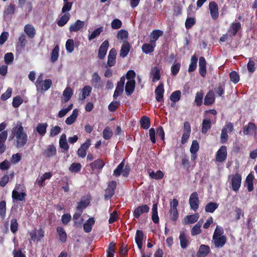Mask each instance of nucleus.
Here are the masks:
<instances>
[{"mask_svg": "<svg viewBox=\"0 0 257 257\" xmlns=\"http://www.w3.org/2000/svg\"><path fill=\"white\" fill-rule=\"evenodd\" d=\"M70 15L69 13H66L62 16L57 22V24L59 27L65 26L70 19Z\"/></svg>", "mask_w": 257, "mask_h": 257, "instance_id": "nucleus-39", "label": "nucleus"}, {"mask_svg": "<svg viewBox=\"0 0 257 257\" xmlns=\"http://www.w3.org/2000/svg\"><path fill=\"white\" fill-rule=\"evenodd\" d=\"M81 169V165L79 163H73L69 167V170L72 173H78Z\"/></svg>", "mask_w": 257, "mask_h": 257, "instance_id": "nucleus-54", "label": "nucleus"}, {"mask_svg": "<svg viewBox=\"0 0 257 257\" xmlns=\"http://www.w3.org/2000/svg\"><path fill=\"white\" fill-rule=\"evenodd\" d=\"M211 127V120L209 118H204L203 120L201 127V132L206 134Z\"/></svg>", "mask_w": 257, "mask_h": 257, "instance_id": "nucleus-33", "label": "nucleus"}, {"mask_svg": "<svg viewBox=\"0 0 257 257\" xmlns=\"http://www.w3.org/2000/svg\"><path fill=\"white\" fill-rule=\"evenodd\" d=\"M26 195L27 194L25 192L19 193L15 190L12 192V198L17 201H25Z\"/></svg>", "mask_w": 257, "mask_h": 257, "instance_id": "nucleus-35", "label": "nucleus"}, {"mask_svg": "<svg viewBox=\"0 0 257 257\" xmlns=\"http://www.w3.org/2000/svg\"><path fill=\"white\" fill-rule=\"evenodd\" d=\"M116 182L115 181H111L108 183L104 195L106 199H109L113 196L116 188Z\"/></svg>", "mask_w": 257, "mask_h": 257, "instance_id": "nucleus-5", "label": "nucleus"}, {"mask_svg": "<svg viewBox=\"0 0 257 257\" xmlns=\"http://www.w3.org/2000/svg\"><path fill=\"white\" fill-rule=\"evenodd\" d=\"M179 240L180 246L183 249L186 248L190 243L189 237L187 236L184 231L180 232Z\"/></svg>", "mask_w": 257, "mask_h": 257, "instance_id": "nucleus-21", "label": "nucleus"}, {"mask_svg": "<svg viewBox=\"0 0 257 257\" xmlns=\"http://www.w3.org/2000/svg\"><path fill=\"white\" fill-rule=\"evenodd\" d=\"M150 207L148 205L145 204L136 207L133 211L134 217L136 218H139L141 215L144 213L149 212Z\"/></svg>", "mask_w": 257, "mask_h": 257, "instance_id": "nucleus-9", "label": "nucleus"}, {"mask_svg": "<svg viewBox=\"0 0 257 257\" xmlns=\"http://www.w3.org/2000/svg\"><path fill=\"white\" fill-rule=\"evenodd\" d=\"M19 224L16 218H13L11 220L10 229L14 234L16 233L18 230Z\"/></svg>", "mask_w": 257, "mask_h": 257, "instance_id": "nucleus-51", "label": "nucleus"}, {"mask_svg": "<svg viewBox=\"0 0 257 257\" xmlns=\"http://www.w3.org/2000/svg\"><path fill=\"white\" fill-rule=\"evenodd\" d=\"M85 25L84 22L77 20L74 23L71 25L69 30L70 32H76L82 29Z\"/></svg>", "mask_w": 257, "mask_h": 257, "instance_id": "nucleus-19", "label": "nucleus"}, {"mask_svg": "<svg viewBox=\"0 0 257 257\" xmlns=\"http://www.w3.org/2000/svg\"><path fill=\"white\" fill-rule=\"evenodd\" d=\"M189 203L191 208L196 211L199 207V200L196 192H193L190 196Z\"/></svg>", "mask_w": 257, "mask_h": 257, "instance_id": "nucleus-7", "label": "nucleus"}, {"mask_svg": "<svg viewBox=\"0 0 257 257\" xmlns=\"http://www.w3.org/2000/svg\"><path fill=\"white\" fill-rule=\"evenodd\" d=\"M130 171L131 168L128 165H126L124 166V160H123L113 171V175L117 177L122 174L123 177H127Z\"/></svg>", "mask_w": 257, "mask_h": 257, "instance_id": "nucleus-2", "label": "nucleus"}, {"mask_svg": "<svg viewBox=\"0 0 257 257\" xmlns=\"http://www.w3.org/2000/svg\"><path fill=\"white\" fill-rule=\"evenodd\" d=\"M227 148L225 146H222L217 151L215 156L216 161L218 162H223L227 157Z\"/></svg>", "mask_w": 257, "mask_h": 257, "instance_id": "nucleus-8", "label": "nucleus"}, {"mask_svg": "<svg viewBox=\"0 0 257 257\" xmlns=\"http://www.w3.org/2000/svg\"><path fill=\"white\" fill-rule=\"evenodd\" d=\"M209 9L210 10L211 18L213 20H216L218 18V6L215 2H211L209 4Z\"/></svg>", "mask_w": 257, "mask_h": 257, "instance_id": "nucleus-12", "label": "nucleus"}, {"mask_svg": "<svg viewBox=\"0 0 257 257\" xmlns=\"http://www.w3.org/2000/svg\"><path fill=\"white\" fill-rule=\"evenodd\" d=\"M66 49L67 52L71 53L74 50V44L73 39H68L65 44Z\"/></svg>", "mask_w": 257, "mask_h": 257, "instance_id": "nucleus-63", "label": "nucleus"}, {"mask_svg": "<svg viewBox=\"0 0 257 257\" xmlns=\"http://www.w3.org/2000/svg\"><path fill=\"white\" fill-rule=\"evenodd\" d=\"M141 127L145 130L148 129L150 126V119L149 117L144 115L140 120Z\"/></svg>", "mask_w": 257, "mask_h": 257, "instance_id": "nucleus-42", "label": "nucleus"}, {"mask_svg": "<svg viewBox=\"0 0 257 257\" xmlns=\"http://www.w3.org/2000/svg\"><path fill=\"white\" fill-rule=\"evenodd\" d=\"M0 216L3 219L6 216V202L5 200L0 202Z\"/></svg>", "mask_w": 257, "mask_h": 257, "instance_id": "nucleus-56", "label": "nucleus"}, {"mask_svg": "<svg viewBox=\"0 0 257 257\" xmlns=\"http://www.w3.org/2000/svg\"><path fill=\"white\" fill-rule=\"evenodd\" d=\"M156 43L147 44L145 43L142 45V51L146 54H149L154 51Z\"/></svg>", "mask_w": 257, "mask_h": 257, "instance_id": "nucleus-38", "label": "nucleus"}, {"mask_svg": "<svg viewBox=\"0 0 257 257\" xmlns=\"http://www.w3.org/2000/svg\"><path fill=\"white\" fill-rule=\"evenodd\" d=\"M163 32L160 30H153L151 34V40L150 41L151 43H156V41L159 39V38L162 36Z\"/></svg>", "mask_w": 257, "mask_h": 257, "instance_id": "nucleus-37", "label": "nucleus"}, {"mask_svg": "<svg viewBox=\"0 0 257 257\" xmlns=\"http://www.w3.org/2000/svg\"><path fill=\"white\" fill-rule=\"evenodd\" d=\"M202 225V223L200 222V220L198 221L192 228L191 230V235L192 236H195L200 234L201 232V227Z\"/></svg>", "mask_w": 257, "mask_h": 257, "instance_id": "nucleus-49", "label": "nucleus"}, {"mask_svg": "<svg viewBox=\"0 0 257 257\" xmlns=\"http://www.w3.org/2000/svg\"><path fill=\"white\" fill-rule=\"evenodd\" d=\"M90 199V196L87 195V196L83 197L81 200L78 202L76 210L83 212V210L89 205Z\"/></svg>", "mask_w": 257, "mask_h": 257, "instance_id": "nucleus-11", "label": "nucleus"}, {"mask_svg": "<svg viewBox=\"0 0 257 257\" xmlns=\"http://www.w3.org/2000/svg\"><path fill=\"white\" fill-rule=\"evenodd\" d=\"M47 127V123H39L36 127V131L40 135L43 136L46 133Z\"/></svg>", "mask_w": 257, "mask_h": 257, "instance_id": "nucleus-44", "label": "nucleus"}, {"mask_svg": "<svg viewBox=\"0 0 257 257\" xmlns=\"http://www.w3.org/2000/svg\"><path fill=\"white\" fill-rule=\"evenodd\" d=\"M63 95L64 97L65 102L69 101L73 95V91L72 89L70 87H66V88L63 91Z\"/></svg>", "mask_w": 257, "mask_h": 257, "instance_id": "nucleus-55", "label": "nucleus"}, {"mask_svg": "<svg viewBox=\"0 0 257 257\" xmlns=\"http://www.w3.org/2000/svg\"><path fill=\"white\" fill-rule=\"evenodd\" d=\"M224 89L225 82H223L222 83H219L218 87L215 88L214 90L219 96H221L224 94Z\"/></svg>", "mask_w": 257, "mask_h": 257, "instance_id": "nucleus-58", "label": "nucleus"}, {"mask_svg": "<svg viewBox=\"0 0 257 257\" xmlns=\"http://www.w3.org/2000/svg\"><path fill=\"white\" fill-rule=\"evenodd\" d=\"M218 204L215 202H210L207 203L205 207V211L208 213H213L218 208Z\"/></svg>", "mask_w": 257, "mask_h": 257, "instance_id": "nucleus-43", "label": "nucleus"}, {"mask_svg": "<svg viewBox=\"0 0 257 257\" xmlns=\"http://www.w3.org/2000/svg\"><path fill=\"white\" fill-rule=\"evenodd\" d=\"M144 238V234L143 231L137 230L135 236V241L138 248L141 250L143 246V240Z\"/></svg>", "mask_w": 257, "mask_h": 257, "instance_id": "nucleus-24", "label": "nucleus"}, {"mask_svg": "<svg viewBox=\"0 0 257 257\" xmlns=\"http://www.w3.org/2000/svg\"><path fill=\"white\" fill-rule=\"evenodd\" d=\"M198 218L199 215L197 213L187 215L185 218V224L194 223L198 220Z\"/></svg>", "mask_w": 257, "mask_h": 257, "instance_id": "nucleus-45", "label": "nucleus"}, {"mask_svg": "<svg viewBox=\"0 0 257 257\" xmlns=\"http://www.w3.org/2000/svg\"><path fill=\"white\" fill-rule=\"evenodd\" d=\"M164 93V84L161 83L157 87L155 90L156 99L158 102H162L164 101L163 95Z\"/></svg>", "mask_w": 257, "mask_h": 257, "instance_id": "nucleus-15", "label": "nucleus"}, {"mask_svg": "<svg viewBox=\"0 0 257 257\" xmlns=\"http://www.w3.org/2000/svg\"><path fill=\"white\" fill-rule=\"evenodd\" d=\"M151 74L152 75V81L156 82L161 78L160 69L158 66L153 67L151 69Z\"/></svg>", "mask_w": 257, "mask_h": 257, "instance_id": "nucleus-31", "label": "nucleus"}, {"mask_svg": "<svg viewBox=\"0 0 257 257\" xmlns=\"http://www.w3.org/2000/svg\"><path fill=\"white\" fill-rule=\"evenodd\" d=\"M115 244L114 242H110L107 249V257H113Z\"/></svg>", "mask_w": 257, "mask_h": 257, "instance_id": "nucleus-59", "label": "nucleus"}, {"mask_svg": "<svg viewBox=\"0 0 257 257\" xmlns=\"http://www.w3.org/2000/svg\"><path fill=\"white\" fill-rule=\"evenodd\" d=\"M91 81L93 86L95 88H101L103 86L101 77L97 72H94L92 75Z\"/></svg>", "mask_w": 257, "mask_h": 257, "instance_id": "nucleus-17", "label": "nucleus"}, {"mask_svg": "<svg viewBox=\"0 0 257 257\" xmlns=\"http://www.w3.org/2000/svg\"><path fill=\"white\" fill-rule=\"evenodd\" d=\"M229 78L231 81L233 83H237L240 80L239 74L235 71H232L229 74Z\"/></svg>", "mask_w": 257, "mask_h": 257, "instance_id": "nucleus-52", "label": "nucleus"}, {"mask_svg": "<svg viewBox=\"0 0 257 257\" xmlns=\"http://www.w3.org/2000/svg\"><path fill=\"white\" fill-rule=\"evenodd\" d=\"M103 31V28L100 27L95 29L90 35H88V40H92L95 38L98 37L100 33Z\"/></svg>", "mask_w": 257, "mask_h": 257, "instance_id": "nucleus-47", "label": "nucleus"}, {"mask_svg": "<svg viewBox=\"0 0 257 257\" xmlns=\"http://www.w3.org/2000/svg\"><path fill=\"white\" fill-rule=\"evenodd\" d=\"M78 113V110L77 108L74 109L73 110L72 114L66 119L65 123L67 125H71L73 123L77 118Z\"/></svg>", "mask_w": 257, "mask_h": 257, "instance_id": "nucleus-32", "label": "nucleus"}, {"mask_svg": "<svg viewBox=\"0 0 257 257\" xmlns=\"http://www.w3.org/2000/svg\"><path fill=\"white\" fill-rule=\"evenodd\" d=\"M203 93L201 91H198L196 93L195 102L196 103V105L198 106L201 105L202 103V99H203Z\"/></svg>", "mask_w": 257, "mask_h": 257, "instance_id": "nucleus-61", "label": "nucleus"}, {"mask_svg": "<svg viewBox=\"0 0 257 257\" xmlns=\"http://www.w3.org/2000/svg\"><path fill=\"white\" fill-rule=\"evenodd\" d=\"M116 54V50L115 48H112L110 50L107 62V65L109 67H112L115 65Z\"/></svg>", "mask_w": 257, "mask_h": 257, "instance_id": "nucleus-20", "label": "nucleus"}, {"mask_svg": "<svg viewBox=\"0 0 257 257\" xmlns=\"http://www.w3.org/2000/svg\"><path fill=\"white\" fill-rule=\"evenodd\" d=\"M59 147L62 149V152L67 153L69 149V145L67 141L66 135L65 134L61 135L59 139Z\"/></svg>", "mask_w": 257, "mask_h": 257, "instance_id": "nucleus-16", "label": "nucleus"}, {"mask_svg": "<svg viewBox=\"0 0 257 257\" xmlns=\"http://www.w3.org/2000/svg\"><path fill=\"white\" fill-rule=\"evenodd\" d=\"M150 177L155 180H160L163 178L164 174L161 170L157 171L156 173L152 171L149 172Z\"/></svg>", "mask_w": 257, "mask_h": 257, "instance_id": "nucleus-46", "label": "nucleus"}, {"mask_svg": "<svg viewBox=\"0 0 257 257\" xmlns=\"http://www.w3.org/2000/svg\"><path fill=\"white\" fill-rule=\"evenodd\" d=\"M59 47L58 45L55 46L51 53L50 60L51 62L54 63L57 61L59 57Z\"/></svg>", "mask_w": 257, "mask_h": 257, "instance_id": "nucleus-41", "label": "nucleus"}, {"mask_svg": "<svg viewBox=\"0 0 257 257\" xmlns=\"http://www.w3.org/2000/svg\"><path fill=\"white\" fill-rule=\"evenodd\" d=\"M94 223L95 220L94 218H89L83 225V229L84 231L87 233L90 232L91 231L92 226L94 224Z\"/></svg>", "mask_w": 257, "mask_h": 257, "instance_id": "nucleus-34", "label": "nucleus"}, {"mask_svg": "<svg viewBox=\"0 0 257 257\" xmlns=\"http://www.w3.org/2000/svg\"><path fill=\"white\" fill-rule=\"evenodd\" d=\"M56 230L60 241L63 243H65L67 241V235L64 228L61 226H58Z\"/></svg>", "mask_w": 257, "mask_h": 257, "instance_id": "nucleus-28", "label": "nucleus"}, {"mask_svg": "<svg viewBox=\"0 0 257 257\" xmlns=\"http://www.w3.org/2000/svg\"><path fill=\"white\" fill-rule=\"evenodd\" d=\"M24 32L30 39L34 38L36 34L34 27L31 24H27L25 26Z\"/></svg>", "mask_w": 257, "mask_h": 257, "instance_id": "nucleus-25", "label": "nucleus"}, {"mask_svg": "<svg viewBox=\"0 0 257 257\" xmlns=\"http://www.w3.org/2000/svg\"><path fill=\"white\" fill-rule=\"evenodd\" d=\"M136 82L135 79L127 80L125 87V91L127 95H131L134 91Z\"/></svg>", "mask_w": 257, "mask_h": 257, "instance_id": "nucleus-22", "label": "nucleus"}, {"mask_svg": "<svg viewBox=\"0 0 257 257\" xmlns=\"http://www.w3.org/2000/svg\"><path fill=\"white\" fill-rule=\"evenodd\" d=\"M241 25L239 22H233L232 23L229 28L227 30V32L228 33V36L230 37H232L235 36L238 32L241 30Z\"/></svg>", "mask_w": 257, "mask_h": 257, "instance_id": "nucleus-10", "label": "nucleus"}, {"mask_svg": "<svg viewBox=\"0 0 257 257\" xmlns=\"http://www.w3.org/2000/svg\"><path fill=\"white\" fill-rule=\"evenodd\" d=\"M181 95V91L180 90H176L172 93L170 96V99L174 103H175L180 99Z\"/></svg>", "mask_w": 257, "mask_h": 257, "instance_id": "nucleus-48", "label": "nucleus"}, {"mask_svg": "<svg viewBox=\"0 0 257 257\" xmlns=\"http://www.w3.org/2000/svg\"><path fill=\"white\" fill-rule=\"evenodd\" d=\"M242 177L238 173L231 176V185L233 191L237 192L239 190L241 184Z\"/></svg>", "mask_w": 257, "mask_h": 257, "instance_id": "nucleus-3", "label": "nucleus"}, {"mask_svg": "<svg viewBox=\"0 0 257 257\" xmlns=\"http://www.w3.org/2000/svg\"><path fill=\"white\" fill-rule=\"evenodd\" d=\"M23 102V99L19 95L16 96L13 98L12 105L14 108L19 107Z\"/></svg>", "mask_w": 257, "mask_h": 257, "instance_id": "nucleus-57", "label": "nucleus"}, {"mask_svg": "<svg viewBox=\"0 0 257 257\" xmlns=\"http://www.w3.org/2000/svg\"><path fill=\"white\" fill-rule=\"evenodd\" d=\"M72 5V2H69L68 1L64 2V5L62 9V13L64 14L68 13V12L71 10Z\"/></svg>", "mask_w": 257, "mask_h": 257, "instance_id": "nucleus-60", "label": "nucleus"}, {"mask_svg": "<svg viewBox=\"0 0 257 257\" xmlns=\"http://www.w3.org/2000/svg\"><path fill=\"white\" fill-rule=\"evenodd\" d=\"M112 132L110 127L106 126L103 131V138L105 140H109L112 137Z\"/></svg>", "mask_w": 257, "mask_h": 257, "instance_id": "nucleus-62", "label": "nucleus"}, {"mask_svg": "<svg viewBox=\"0 0 257 257\" xmlns=\"http://www.w3.org/2000/svg\"><path fill=\"white\" fill-rule=\"evenodd\" d=\"M215 101V96L214 92L210 90L206 95L204 98V104L205 105H210L212 104Z\"/></svg>", "mask_w": 257, "mask_h": 257, "instance_id": "nucleus-29", "label": "nucleus"}, {"mask_svg": "<svg viewBox=\"0 0 257 257\" xmlns=\"http://www.w3.org/2000/svg\"><path fill=\"white\" fill-rule=\"evenodd\" d=\"M16 7L13 3H11L5 7L3 13V17L5 21L9 22L12 19V16L15 13Z\"/></svg>", "mask_w": 257, "mask_h": 257, "instance_id": "nucleus-4", "label": "nucleus"}, {"mask_svg": "<svg viewBox=\"0 0 257 257\" xmlns=\"http://www.w3.org/2000/svg\"><path fill=\"white\" fill-rule=\"evenodd\" d=\"M12 134L16 138V146L17 148L24 147L27 143L28 136L24 132V127L21 121H18L17 124L12 130Z\"/></svg>", "mask_w": 257, "mask_h": 257, "instance_id": "nucleus-1", "label": "nucleus"}, {"mask_svg": "<svg viewBox=\"0 0 257 257\" xmlns=\"http://www.w3.org/2000/svg\"><path fill=\"white\" fill-rule=\"evenodd\" d=\"M130 48L131 46L129 43L127 41L124 42L121 47V49L120 50V57L122 58H124L126 57L130 51Z\"/></svg>", "mask_w": 257, "mask_h": 257, "instance_id": "nucleus-30", "label": "nucleus"}, {"mask_svg": "<svg viewBox=\"0 0 257 257\" xmlns=\"http://www.w3.org/2000/svg\"><path fill=\"white\" fill-rule=\"evenodd\" d=\"M257 132L256 125L252 122H249L247 124L245 125L243 128V133L244 135L252 136L254 134H256Z\"/></svg>", "mask_w": 257, "mask_h": 257, "instance_id": "nucleus-6", "label": "nucleus"}, {"mask_svg": "<svg viewBox=\"0 0 257 257\" xmlns=\"http://www.w3.org/2000/svg\"><path fill=\"white\" fill-rule=\"evenodd\" d=\"M196 23V20L194 18H187L185 21V28L189 30Z\"/></svg>", "mask_w": 257, "mask_h": 257, "instance_id": "nucleus-64", "label": "nucleus"}, {"mask_svg": "<svg viewBox=\"0 0 257 257\" xmlns=\"http://www.w3.org/2000/svg\"><path fill=\"white\" fill-rule=\"evenodd\" d=\"M210 252V249L208 245L201 244L196 253V257H205Z\"/></svg>", "mask_w": 257, "mask_h": 257, "instance_id": "nucleus-18", "label": "nucleus"}, {"mask_svg": "<svg viewBox=\"0 0 257 257\" xmlns=\"http://www.w3.org/2000/svg\"><path fill=\"white\" fill-rule=\"evenodd\" d=\"M198 61V58L197 57L194 55L191 57V62L189 64V68H188V72H192L194 71L196 68H197V64Z\"/></svg>", "mask_w": 257, "mask_h": 257, "instance_id": "nucleus-40", "label": "nucleus"}, {"mask_svg": "<svg viewBox=\"0 0 257 257\" xmlns=\"http://www.w3.org/2000/svg\"><path fill=\"white\" fill-rule=\"evenodd\" d=\"M152 219L154 223L157 224L159 222L157 203H154L153 205L152 209Z\"/></svg>", "mask_w": 257, "mask_h": 257, "instance_id": "nucleus-36", "label": "nucleus"}, {"mask_svg": "<svg viewBox=\"0 0 257 257\" xmlns=\"http://www.w3.org/2000/svg\"><path fill=\"white\" fill-rule=\"evenodd\" d=\"M57 150L56 147L53 145H49L44 152V156L46 158H51L56 156Z\"/></svg>", "mask_w": 257, "mask_h": 257, "instance_id": "nucleus-23", "label": "nucleus"}, {"mask_svg": "<svg viewBox=\"0 0 257 257\" xmlns=\"http://www.w3.org/2000/svg\"><path fill=\"white\" fill-rule=\"evenodd\" d=\"M92 88L89 85L85 86L82 89L81 99L84 100L89 96L91 92Z\"/></svg>", "mask_w": 257, "mask_h": 257, "instance_id": "nucleus-50", "label": "nucleus"}, {"mask_svg": "<svg viewBox=\"0 0 257 257\" xmlns=\"http://www.w3.org/2000/svg\"><path fill=\"white\" fill-rule=\"evenodd\" d=\"M52 84V80L50 79L43 80L40 85H38L37 87V90L39 91L48 90Z\"/></svg>", "mask_w": 257, "mask_h": 257, "instance_id": "nucleus-26", "label": "nucleus"}, {"mask_svg": "<svg viewBox=\"0 0 257 257\" xmlns=\"http://www.w3.org/2000/svg\"><path fill=\"white\" fill-rule=\"evenodd\" d=\"M105 165L104 162L101 159H98L90 164V167L93 171L100 172Z\"/></svg>", "mask_w": 257, "mask_h": 257, "instance_id": "nucleus-14", "label": "nucleus"}, {"mask_svg": "<svg viewBox=\"0 0 257 257\" xmlns=\"http://www.w3.org/2000/svg\"><path fill=\"white\" fill-rule=\"evenodd\" d=\"M169 216L170 219L175 223L179 217L178 209L170 208Z\"/></svg>", "mask_w": 257, "mask_h": 257, "instance_id": "nucleus-53", "label": "nucleus"}, {"mask_svg": "<svg viewBox=\"0 0 257 257\" xmlns=\"http://www.w3.org/2000/svg\"><path fill=\"white\" fill-rule=\"evenodd\" d=\"M215 247H222L226 242V237L224 235L212 237Z\"/></svg>", "mask_w": 257, "mask_h": 257, "instance_id": "nucleus-27", "label": "nucleus"}, {"mask_svg": "<svg viewBox=\"0 0 257 257\" xmlns=\"http://www.w3.org/2000/svg\"><path fill=\"white\" fill-rule=\"evenodd\" d=\"M109 47V42L107 40H105L100 45L98 53V57L100 59H103L105 57Z\"/></svg>", "mask_w": 257, "mask_h": 257, "instance_id": "nucleus-13", "label": "nucleus"}]
</instances>
